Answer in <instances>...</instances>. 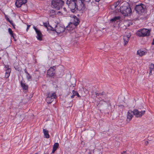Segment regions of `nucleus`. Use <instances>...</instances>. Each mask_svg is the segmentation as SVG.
<instances>
[{
    "label": "nucleus",
    "instance_id": "f03ea898",
    "mask_svg": "<svg viewBox=\"0 0 154 154\" xmlns=\"http://www.w3.org/2000/svg\"><path fill=\"white\" fill-rule=\"evenodd\" d=\"M120 12L124 16H128L132 12V10L129 4L126 1H124L120 5Z\"/></svg>",
    "mask_w": 154,
    "mask_h": 154
},
{
    "label": "nucleus",
    "instance_id": "bb28decb",
    "mask_svg": "<svg viewBox=\"0 0 154 154\" xmlns=\"http://www.w3.org/2000/svg\"><path fill=\"white\" fill-rule=\"evenodd\" d=\"M120 2L119 1H118L116 3L114 4H113L112 6V7H114L115 8H116L117 6L119 5V4Z\"/></svg>",
    "mask_w": 154,
    "mask_h": 154
},
{
    "label": "nucleus",
    "instance_id": "dca6fc26",
    "mask_svg": "<svg viewBox=\"0 0 154 154\" xmlns=\"http://www.w3.org/2000/svg\"><path fill=\"white\" fill-rule=\"evenodd\" d=\"M149 75H151L152 74V71H153L154 73V64L152 63L150 64L149 65Z\"/></svg>",
    "mask_w": 154,
    "mask_h": 154
},
{
    "label": "nucleus",
    "instance_id": "4be33fe9",
    "mask_svg": "<svg viewBox=\"0 0 154 154\" xmlns=\"http://www.w3.org/2000/svg\"><path fill=\"white\" fill-rule=\"evenodd\" d=\"M48 26L47 28L48 30L53 31L54 33L55 34V30H54V28L52 27L49 25V22L48 23Z\"/></svg>",
    "mask_w": 154,
    "mask_h": 154
},
{
    "label": "nucleus",
    "instance_id": "7ed1b4c3",
    "mask_svg": "<svg viewBox=\"0 0 154 154\" xmlns=\"http://www.w3.org/2000/svg\"><path fill=\"white\" fill-rule=\"evenodd\" d=\"M145 113V111L144 110L140 111L137 109H134L133 111L129 110L128 112L127 121L128 122L130 121L133 117V114L136 117L140 118L144 115Z\"/></svg>",
    "mask_w": 154,
    "mask_h": 154
},
{
    "label": "nucleus",
    "instance_id": "c03bdc74",
    "mask_svg": "<svg viewBox=\"0 0 154 154\" xmlns=\"http://www.w3.org/2000/svg\"><path fill=\"white\" fill-rule=\"evenodd\" d=\"M100 0H95V1L96 2H99Z\"/></svg>",
    "mask_w": 154,
    "mask_h": 154
},
{
    "label": "nucleus",
    "instance_id": "58836bf2",
    "mask_svg": "<svg viewBox=\"0 0 154 154\" xmlns=\"http://www.w3.org/2000/svg\"><path fill=\"white\" fill-rule=\"evenodd\" d=\"M149 143V142L148 141H146L145 142V145H147Z\"/></svg>",
    "mask_w": 154,
    "mask_h": 154
},
{
    "label": "nucleus",
    "instance_id": "4c0bfd02",
    "mask_svg": "<svg viewBox=\"0 0 154 154\" xmlns=\"http://www.w3.org/2000/svg\"><path fill=\"white\" fill-rule=\"evenodd\" d=\"M14 68H15V69L16 70H18V71H19V70L18 69L19 68L17 67H14Z\"/></svg>",
    "mask_w": 154,
    "mask_h": 154
},
{
    "label": "nucleus",
    "instance_id": "9d476101",
    "mask_svg": "<svg viewBox=\"0 0 154 154\" xmlns=\"http://www.w3.org/2000/svg\"><path fill=\"white\" fill-rule=\"evenodd\" d=\"M80 20L75 16L73 15L72 17V19L69 24H72L75 26H77L79 24Z\"/></svg>",
    "mask_w": 154,
    "mask_h": 154
},
{
    "label": "nucleus",
    "instance_id": "c756f323",
    "mask_svg": "<svg viewBox=\"0 0 154 154\" xmlns=\"http://www.w3.org/2000/svg\"><path fill=\"white\" fill-rule=\"evenodd\" d=\"M9 22L12 26L15 24L14 23H13V21L12 20H11V21H9Z\"/></svg>",
    "mask_w": 154,
    "mask_h": 154
},
{
    "label": "nucleus",
    "instance_id": "412c9836",
    "mask_svg": "<svg viewBox=\"0 0 154 154\" xmlns=\"http://www.w3.org/2000/svg\"><path fill=\"white\" fill-rule=\"evenodd\" d=\"M123 40L124 42V45H127L129 41V37L127 36H123Z\"/></svg>",
    "mask_w": 154,
    "mask_h": 154
},
{
    "label": "nucleus",
    "instance_id": "8fccbe9b",
    "mask_svg": "<svg viewBox=\"0 0 154 154\" xmlns=\"http://www.w3.org/2000/svg\"><path fill=\"white\" fill-rule=\"evenodd\" d=\"M35 154H38L37 153H36Z\"/></svg>",
    "mask_w": 154,
    "mask_h": 154
},
{
    "label": "nucleus",
    "instance_id": "37998d69",
    "mask_svg": "<svg viewBox=\"0 0 154 154\" xmlns=\"http://www.w3.org/2000/svg\"><path fill=\"white\" fill-rule=\"evenodd\" d=\"M23 8H22V9H24V6H23ZM20 7H21V10H22V8H21V6Z\"/></svg>",
    "mask_w": 154,
    "mask_h": 154
},
{
    "label": "nucleus",
    "instance_id": "a19ab883",
    "mask_svg": "<svg viewBox=\"0 0 154 154\" xmlns=\"http://www.w3.org/2000/svg\"><path fill=\"white\" fill-rule=\"evenodd\" d=\"M124 153H126V151H124L122 153V154H123Z\"/></svg>",
    "mask_w": 154,
    "mask_h": 154
},
{
    "label": "nucleus",
    "instance_id": "72a5a7b5",
    "mask_svg": "<svg viewBox=\"0 0 154 154\" xmlns=\"http://www.w3.org/2000/svg\"><path fill=\"white\" fill-rule=\"evenodd\" d=\"M30 26V25H27V29H26V30L27 31L28 29H29V28Z\"/></svg>",
    "mask_w": 154,
    "mask_h": 154
},
{
    "label": "nucleus",
    "instance_id": "473e14b6",
    "mask_svg": "<svg viewBox=\"0 0 154 154\" xmlns=\"http://www.w3.org/2000/svg\"><path fill=\"white\" fill-rule=\"evenodd\" d=\"M24 71L25 72V73L26 74V75H27L28 74H29L28 72H27V70L26 69H25L24 70Z\"/></svg>",
    "mask_w": 154,
    "mask_h": 154
},
{
    "label": "nucleus",
    "instance_id": "79ce46f5",
    "mask_svg": "<svg viewBox=\"0 0 154 154\" xmlns=\"http://www.w3.org/2000/svg\"><path fill=\"white\" fill-rule=\"evenodd\" d=\"M63 75V73H62L61 75H60L59 76V77H61Z\"/></svg>",
    "mask_w": 154,
    "mask_h": 154
},
{
    "label": "nucleus",
    "instance_id": "ddd939ff",
    "mask_svg": "<svg viewBox=\"0 0 154 154\" xmlns=\"http://www.w3.org/2000/svg\"><path fill=\"white\" fill-rule=\"evenodd\" d=\"M108 104L106 101L101 100L98 104V107L101 109H104L107 106Z\"/></svg>",
    "mask_w": 154,
    "mask_h": 154
},
{
    "label": "nucleus",
    "instance_id": "4468645a",
    "mask_svg": "<svg viewBox=\"0 0 154 154\" xmlns=\"http://www.w3.org/2000/svg\"><path fill=\"white\" fill-rule=\"evenodd\" d=\"M5 68L7 69L5 70V77L6 78H8L10 76V74L11 71V69L9 68L8 65H5Z\"/></svg>",
    "mask_w": 154,
    "mask_h": 154
},
{
    "label": "nucleus",
    "instance_id": "a878e982",
    "mask_svg": "<svg viewBox=\"0 0 154 154\" xmlns=\"http://www.w3.org/2000/svg\"><path fill=\"white\" fill-rule=\"evenodd\" d=\"M26 79L28 81H31L32 79V77L29 74H28L26 75Z\"/></svg>",
    "mask_w": 154,
    "mask_h": 154
},
{
    "label": "nucleus",
    "instance_id": "a18cd8bd",
    "mask_svg": "<svg viewBox=\"0 0 154 154\" xmlns=\"http://www.w3.org/2000/svg\"><path fill=\"white\" fill-rule=\"evenodd\" d=\"M14 39V40L15 41H16L17 40L14 37V38H13Z\"/></svg>",
    "mask_w": 154,
    "mask_h": 154
},
{
    "label": "nucleus",
    "instance_id": "423d86ee",
    "mask_svg": "<svg viewBox=\"0 0 154 154\" xmlns=\"http://www.w3.org/2000/svg\"><path fill=\"white\" fill-rule=\"evenodd\" d=\"M27 2V0H17L15 2V5L17 8H20L21 6L22 8H23V6H24V8H22V10L25 11L27 9V5L26 4Z\"/></svg>",
    "mask_w": 154,
    "mask_h": 154
},
{
    "label": "nucleus",
    "instance_id": "7c9ffc66",
    "mask_svg": "<svg viewBox=\"0 0 154 154\" xmlns=\"http://www.w3.org/2000/svg\"><path fill=\"white\" fill-rule=\"evenodd\" d=\"M33 28H34V30H35L36 32H38V30H38L36 28L35 26H34Z\"/></svg>",
    "mask_w": 154,
    "mask_h": 154
},
{
    "label": "nucleus",
    "instance_id": "6e6552de",
    "mask_svg": "<svg viewBox=\"0 0 154 154\" xmlns=\"http://www.w3.org/2000/svg\"><path fill=\"white\" fill-rule=\"evenodd\" d=\"M57 97L55 93L49 92L48 94V96L46 98V101L48 103H51L54 100V99Z\"/></svg>",
    "mask_w": 154,
    "mask_h": 154
},
{
    "label": "nucleus",
    "instance_id": "cd10ccee",
    "mask_svg": "<svg viewBox=\"0 0 154 154\" xmlns=\"http://www.w3.org/2000/svg\"><path fill=\"white\" fill-rule=\"evenodd\" d=\"M8 31L10 35H12L13 34H14L13 33V31L10 28L8 29Z\"/></svg>",
    "mask_w": 154,
    "mask_h": 154
},
{
    "label": "nucleus",
    "instance_id": "1a4fd4ad",
    "mask_svg": "<svg viewBox=\"0 0 154 154\" xmlns=\"http://www.w3.org/2000/svg\"><path fill=\"white\" fill-rule=\"evenodd\" d=\"M65 28L63 26H60L59 24L56 25L54 28L55 33L56 32L57 35L63 32L65 30Z\"/></svg>",
    "mask_w": 154,
    "mask_h": 154
},
{
    "label": "nucleus",
    "instance_id": "39448f33",
    "mask_svg": "<svg viewBox=\"0 0 154 154\" xmlns=\"http://www.w3.org/2000/svg\"><path fill=\"white\" fill-rule=\"evenodd\" d=\"M150 30L149 29H143L138 30L136 33L137 36L139 37H144L149 36L150 35Z\"/></svg>",
    "mask_w": 154,
    "mask_h": 154
},
{
    "label": "nucleus",
    "instance_id": "e433bc0d",
    "mask_svg": "<svg viewBox=\"0 0 154 154\" xmlns=\"http://www.w3.org/2000/svg\"><path fill=\"white\" fill-rule=\"evenodd\" d=\"M63 10L65 12H66L67 11L66 8L65 7L63 8Z\"/></svg>",
    "mask_w": 154,
    "mask_h": 154
},
{
    "label": "nucleus",
    "instance_id": "6ab92c4d",
    "mask_svg": "<svg viewBox=\"0 0 154 154\" xmlns=\"http://www.w3.org/2000/svg\"><path fill=\"white\" fill-rule=\"evenodd\" d=\"M43 132L44 134L45 137L48 138L50 137V135L48 134V131L45 129H43Z\"/></svg>",
    "mask_w": 154,
    "mask_h": 154
},
{
    "label": "nucleus",
    "instance_id": "b1692460",
    "mask_svg": "<svg viewBox=\"0 0 154 154\" xmlns=\"http://www.w3.org/2000/svg\"><path fill=\"white\" fill-rule=\"evenodd\" d=\"M137 54L139 55V56H141L145 54V53L144 51H142L141 50H140L137 51Z\"/></svg>",
    "mask_w": 154,
    "mask_h": 154
},
{
    "label": "nucleus",
    "instance_id": "ea45409f",
    "mask_svg": "<svg viewBox=\"0 0 154 154\" xmlns=\"http://www.w3.org/2000/svg\"><path fill=\"white\" fill-rule=\"evenodd\" d=\"M15 24H14L12 26H13V28H14V29H15Z\"/></svg>",
    "mask_w": 154,
    "mask_h": 154
},
{
    "label": "nucleus",
    "instance_id": "f3484780",
    "mask_svg": "<svg viewBox=\"0 0 154 154\" xmlns=\"http://www.w3.org/2000/svg\"><path fill=\"white\" fill-rule=\"evenodd\" d=\"M96 97L100 96V97L101 98H106L107 97V95L104 92H102L99 93H96Z\"/></svg>",
    "mask_w": 154,
    "mask_h": 154
},
{
    "label": "nucleus",
    "instance_id": "de8ad7c7",
    "mask_svg": "<svg viewBox=\"0 0 154 154\" xmlns=\"http://www.w3.org/2000/svg\"><path fill=\"white\" fill-rule=\"evenodd\" d=\"M123 154H126V153H124Z\"/></svg>",
    "mask_w": 154,
    "mask_h": 154
},
{
    "label": "nucleus",
    "instance_id": "5701e85b",
    "mask_svg": "<svg viewBox=\"0 0 154 154\" xmlns=\"http://www.w3.org/2000/svg\"><path fill=\"white\" fill-rule=\"evenodd\" d=\"M120 19L121 17L120 16L115 17L112 19L110 20V21L112 22H115L116 21H117L118 20H119Z\"/></svg>",
    "mask_w": 154,
    "mask_h": 154
},
{
    "label": "nucleus",
    "instance_id": "9b49d317",
    "mask_svg": "<svg viewBox=\"0 0 154 154\" xmlns=\"http://www.w3.org/2000/svg\"><path fill=\"white\" fill-rule=\"evenodd\" d=\"M20 85L22 88L23 91L25 93L27 92L28 89V85L25 83L24 81L22 80L20 81Z\"/></svg>",
    "mask_w": 154,
    "mask_h": 154
},
{
    "label": "nucleus",
    "instance_id": "20e7f679",
    "mask_svg": "<svg viewBox=\"0 0 154 154\" xmlns=\"http://www.w3.org/2000/svg\"><path fill=\"white\" fill-rule=\"evenodd\" d=\"M64 4L63 0H52L51 6L56 10H59L62 8Z\"/></svg>",
    "mask_w": 154,
    "mask_h": 154
},
{
    "label": "nucleus",
    "instance_id": "c85d7f7f",
    "mask_svg": "<svg viewBox=\"0 0 154 154\" xmlns=\"http://www.w3.org/2000/svg\"><path fill=\"white\" fill-rule=\"evenodd\" d=\"M43 24L44 25V26L47 28L48 26V23H43Z\"/></svg>",
    "mask_w": 154,
    "mask_h": 154
},
{
    "label": "nucleus",
    "instance_id": "c9c22d12",
    "mask_svg": "<svg viewBox=\"0 0 154 154\" xmlns=\"http://www.w3.org/2000/svg\"><path fill=\"white\" fill-rule=\"evenodd\" d=\"M75 96V95L74 94V93H72V95L71 97V98H73Z\"/></svg>",
    "mask_w": 154,
    "mask_h": 154
},
{
    "label": "nucleus",
    "instance_id": "f257e3e1",
    "mask_svg": "<svg viewBox=\"0 0 154 154\" xmlns=\"http://www.w3.org/2000/svg\"><path fill=\"white\" fill-rule=\"evenodd\" d=\"M80 0H67L66 3L72 12L75 13L77 10L82 11V8L81 5L82 2Z\"/></svg>",
    "mask_w": 154,
    "mask_h": 154
},
{
    "label": "nucleus",
    "instance_id": "0eeeda50",
    "mask_svg": "<svg viewBox=\"0 0 154 154\" xmlns=\"http://www.w3.org/2000/svg\"><path fill=\"white\" fill-rule=\"evenodd\" d=\"M146 6L143 4L141 3L140 5H136L134 9L137 13L139 14H141L144 13L145 10Z\"/></svg>",
    "mask_w": 154,
    "mask_h": 154
},
{
    "label": "nucleus",
    "instance_id": "393cba45",
    "mask_svg": "<svg viewBox=\"0 0 154 154\" xmlns=\"http://www.w3.org/2000/svg\"><path fill=\"white\" fill-rule=\"evenodd\" d=\"M72 93H74V94L75 95V96H77L78 97H81V96H80L77 91H75L74 90H73L72 91Z\"/></svg>",
    "mask_w": 154,
    "mask_h": 154
},
{
    "label": "nucleus",
    "instance_id": "f704fd0d",
    "mask_svg": "<svg viewBox=\"0 0 154 154\" xmlns=\"http://www.w3.org/2000/svg\"><path fill=\"white\" fill-rule=\"evenodd\" d=\"M11 37H12V38H14V37H15V36H16V35L15 34H12V35H11Z\"/></svg>",
    "mask_w": 154,
    "mask_h": 154
},
{
    "label": "nucleus",
    "instance_id": "f8f14e48",
    "mask_svg": "<svg viewBox=\"0 0 154 154\" xmlns=\"http://www.w3.org/2000/svg\"><path fill=\"white\" fill-rule=\"evenodd\" d=\"M82 3L81 5L82 8V11H85L87 9V6H86V4L90 2L91 0H81Z\"/></svg>",
    "mask_w": 154,
    "mask_h": 154
},
{
    "label": "nucleus",
    "instance_id": "2f4dec72",
    "mask_svg": "<svg viewBox=\"0 0 154 154\" xmlns=\"http://www.w3.org/2000/svg\"><path fill=\"white\" fill-rule=\"evenodd\" d=\"M6 20L8 21L9 22V21H11V20H10V19H9V18L6 17Z\"/></svg>",
    "mask_w": 154,
    "mask_h": 154
},
{
    "label": "nucleus",
    "instance_id": "aec40b11",
    "mask_svg": "<svg viewBox=\"0 0 154 154\" xmlns=\"http://www.w3.org/2000/svg\"><path fill=\"white\" fill-rule=\"evenodd\" d=\"M59 143H55L53 145L52 152L54 153L57 149L59 146Z\"/></svg>",
    "mask_w": 154,
    "mask_h": 154
},
{
    "label": "nucleus",
    "instance_id": "49530a36",
    "mask_svg": "<svg viewBox=\"0 0 154 154\" xmlns=\"http://www.w3.org/2000/svg\"><path fill=\"white\" fill-rule=\"evenodd\" d=\"M72 86H73V87H75V86H74L73 85H72Z\"/></svg>",
    "mask_w": 154,
    "mask_h": 154
},
{
    "label": "nucleus",
    "instance_id": "09e8293b",
    "mask_svg": "<svg viewBox=\"0 0 154 154\" xmlns=\"http://www.w3.org/2000/svg\"><path fill=\"white\" fill-rule=\"evenodd\" d=\"M1 59V57H0V60Z\"/></svg>",
    "mask_w": 154,
    "mask_h": 154
},
{
    "label": "nucleus",
    "instance_id": "2eb2a0df",
    "mask_svg": "<svg viewBox=\"0 0 154 154\" xmlns=\"http://www.w3.org/2000/svg\"><path fill=\"white\" fill-rule=\"evenodd\" d=\"M54 68H55V66H54L53 67H51L48 71V74L49 76H53L55 74V71Z\"/></svg>",
    "mask_w": 154,
    "mask_h": 154
},
{
    "label": "nucleus",
    "instance_id": "a211bd4d",
    "mask_svg": "<svg viewBox=\"0 0 154 154\" xmlns=\"http://www.w3.org/2000/svg\"><path fill=\"white\" fill-rule=\"evenodd\" d=\"M36 33L37 35V39L40 41L42 40V35L41 31L39 30L36 32Z\"/></svg>",
    "mask_w": 154,
    "mask_h": 154
}]
</instances>
